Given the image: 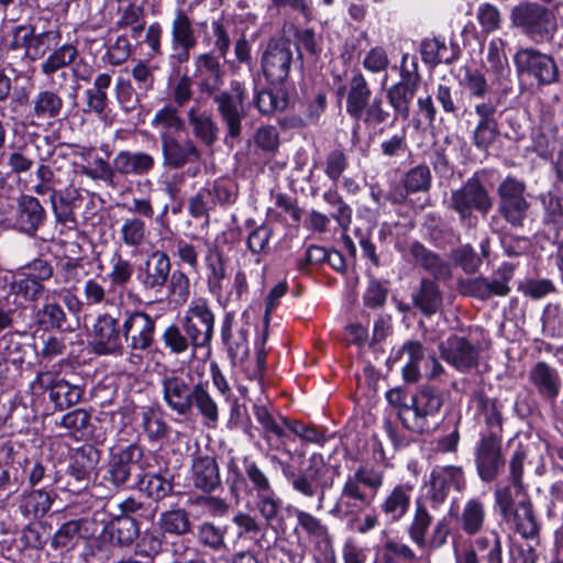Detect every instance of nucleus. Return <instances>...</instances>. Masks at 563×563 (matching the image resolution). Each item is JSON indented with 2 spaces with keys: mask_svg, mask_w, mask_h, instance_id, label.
<instances>
[{
  "mask_svg": "<svg viewBox=\"0 0 563 563\" xmlns=\"http://www.w3.org/2000/svg\"><path fill=\"white\" fill-rule=\"evenodd\" d=\"M198 89L202 95L213 97L217 112L225 129L224 143L233 146L242 135V120L245 117V90L240 82H233L229 91L217 93L222 85L223 76H197Z\"/></svg>",
  "mask_w": 563,
  "mask_h": 563,
  "instance_id": "obj_1",
  "label": "nucleus"
},
{
  "mask_svg": "<svg viewBox=\"0 0 563 563\" xmlns=\"http://www.w3.org/2000/svg\"><path fill=\"white\" fill-rule=\"evenodd\" d=\"M384 472L369 465H360L342 486L334 512L342 517H357L367 509L384 484Z\"/></svg>",
  "mask_w": 563,
  "mask_h": 563,
  "instance_id": "obj_2",
  "label": "nucleus"
},
{
  "mask_svg": "<svg viewBox=\"0 0 563 563\" xmlns=\"http://www.w3.org/2000/svg\"><path fill=\"white\" fill-rule=\"evenodd\" d=\"M442 406V393L424 386L410 396V405L405 406L398 417L408 430L419 434L428 433L438 426Z\"/></svg>",
  "mask_w": 563,
  "mask_h": 563,
  "instance_id": "obj_3",
  "label": "nucleus"
},
{
  "mask_svg": "<svg viewBox=\"0 0 563 563\" xmlns=\"http://www.w3.org/2000/svg\"><path fill=\"white\" fill-rule=\"evenodd\" d=\"M512 26L518 27L534 42H545L552 38L556 31V20L544 5L522 1L515 5L509 14Z\"/></svg>",
  "mask_w": 563,
  "mask_h": 563,
  "instance_id": "obj_4",
  "label": "nucleus"
},
{
  "mask_svg": "<svg viewBox=\"0 0 563 563\" xmlns=\"http://www.w3.org/2000/svg\"><path fill=\"white\" fill-rule=\"evenodd\" d=\"M449 208L459 216L462 224L475 225L473 210L486 216L493 208V199L477 178L468 179L461 188L452 190Z\"/></svg>",
  "mask_w": 563,
  "mask_h": 563,
  "instance_id": "obj_5",
  "label": "nucleus"
},
{
  "mask_svg": "<svg viewBox=\"0 0 563 563\" xmlns=\"http://www.w3.org/2000/svg\"><path fill=\"white\" fill-rule=\"evenodd\" d=\"M214 314L206 298H196L188 306L180 324L187 335L192 339V354L197 349L210 345L213 338Z\"/></svg>",
  "mask_w": 563,
  "mask_h": 563,
  "instance_id": "obj_6",
  "label": "nucleus"
},
{
  "mask_svg": "<svg viewBox=\"0 0 563 563\" xmlns=\"http://www.w3.org/2000/svg\"><path fill=\"white\" fill-rule=\"evenodd\" d=\"M196 383L192 373L184 369L165 374L161 379V394L167 408L179 416L190 415Z\"/></svg>",
  "mask_w": 563,
  "mask_h": 563,
  "instance_id": "obj_7",
  "label": "nucleus"
},
{
  "mask_svg": "<svg viewBox=\"0 0 563 563\" xmlns=\"http://www.w3.org/2000/svg\"><path fill=\"white\" fill-rule=\"evenodd\" d=\"M514 63L519 75H528L540 86L558 82L560 70L551 55L536 48H520L514 56Z\"/></svg>",
  "mask_w": 563,
  "mask_h": 563,
  "instance_id": "obj_8",
  "label": "nucleus"
},
{
  "mask_svg": "<svg viewBox=\"0 0 563 563\" xmlns=\"http://www.w3.org/2000/svg\"><path fill=\"white\" fill-rule=\"evenodd\" d=\"M408 55H404L400 66V80L390 86L386 91V98L394 110L395 119L407 120L410 117V104L418 90L421 76L418 66L412 63L411 68L406 66Z\"/></svg>",
  "mask_w": 563,
  "mask_h": 563,
  "instance_id": "obj_9",
  "label": "nucleus"
},
{
  "mask_svg": "<svg viewBox=\"0 0 563 563\" xmlns=\"http://www.w3.org/2000/svg\"><path fill=\"white\" fill-rule=\"evenodd\" d=\"M162 161L166 168L180 169L201 161L202 153L189 137H180L172 132H159Z\"/></svg>",
  "mask_w": 563,
  "mask_h": 563,
  "instance_id": "obj_10",
  "label": "nucleus"
},
{
  "mask_svg": "<svg viewBox=\"0 0 563 563\" xmlns=\"http://www.w3.org/2000/svg\"><path fill=\"white\" fill-rule=\"evenodd\" d=\"M503 438L495 434H481L474 449L475 465L478 477L490 483L495 481L506 465L501 451Z\"/></svg>",
  "mask_w": 563,
  "mask_h": 563,
  "instance_id": "obj_11",
  "label": "nucleus"
},
{
  "mask_svg": "<svg viewBox=\"0 0 563 563\" xmlns=\"http://www.w3.org/2000/svg\"><path fill=\"white\" fill-rule=\"evenodd\" d=\"M172 273V262L164 251H153L137 266L136 280L145 294H161Z\"/></svg>",
  "mask_w": 563,
  "mask_h": 563,
  "instance_id": "obj_12",
  "label": "nucleus"
},
{
  "mask_svg": "<svg viewBox=\"0 0 563 563\" xmlns=\"http://www.w3.org/2000/svg\"><path fill=\"white\" fill-rule=\"evenodd\" d=\"M292 57L290 41L278 38L267 44L262 56V68L264 76L272 85H280L288 78Z\"/></svg>",
  "mask_w": 563,
  "mask_h": 563,
  "instance_id": "obj_13",
  "label": "nucleus"
},
{
  "mask_svg": "<svg viewBox=\"0 0 563 563\" xmlns=\"http://www.w3.org/2000/svg\"><path fill=\"white\" fill-rule=\"evenodd\" d=\"M325 473V464L321 454H312L309 459V466L300 473L287 474V479L297 493L307 498L317 497V509L323 507L325 498L324 487L321 486L320 479Z\"/></svg>",
  "mask_w": 563,
  "mask_h": 563,
  "instance_id": "obj_14",
  "label": "nucleus"
},
{
  "mask_svg": "<svg viewBox=\"0 0 563 563\" xmlns=\"http://www.w3.org/2000/svg\"><path fill=\"white\" fill-rule=\"evenodd\" d=\"M155 319L143 311H125L122 332L133 351H146L152 347L155 338Z\"/></svg>",
  "mask_w": 563,
  "mask_h": 563,
  "instance_id": "obj_15",
  "label": "nucleus"
},
{
  "mask_svg": "<svg viewBox=\"0 0 563 563\" xmlns=\"http://www.w3.org/2000/svg\"><path fill=\"white\" fill-rule=\"evenodd\" d=\"M170 59L174 63H187L190 58V51L197 45L196 31L188 14L178 9L170 22Z\"/></svg>",
  "mask_w": 563,
  "mask_h": 563,
  "instance_id": "obj_16",
  "label": "nucleus"
},
{
  "mask_svg": "<svg viewBox=\"0 0 563 563\" xmlns=\"http://www.w3.org/2000/svg\"><path fill=\"white\" fill-rule=\"evenodd\" d=\"M123 332L119 320L109 313L98 316L92 329L93 351L100 355L121 353Z\"/></svg>",
  "mask_w": 563,
  "mask_h": 563,
  "instance_id": "obj_17",
  "label": "nucleus"
},
{
  "mask_svg": "<svg viewBox=\"0 0 563 563\" xmlns=\"http://www.w3.org/2000/svg\"><path fill=\"white\" fill-rule=\"evenodd\" d=\"M34 385L49 391V399L59 410L78 404L82 397V389L75 384H70L53 373H40Z\"/></svg>",
  "mask_w": 563,
  "mask_h": 563,
  "instance_id": "obj_18",
  "label": "nucleus"
},
{
  "mask_svg": "<svg viewBox=\"0 0 563 563\" xmlns=\"http://www.w3.org/2000/svg\"><path fill=\"white\" fill-rule=\"evenodd\" d=\"M439 349L442 358L457 371L466 372L478 364V349L465 338L450 336Z\"/></svg>",
  "mask_w": 563,
  "mask_h": 563,
  "instance_id": "obj_19",
  "label": "nucleus"
},
{
  "mask_svg": "<svg viewBox=\"0 0 563 563\" xmlns=\"http://www.w3.org/2000/svg\"><path fill=\"white\" fill-rule=\"evenodd\" d=\"M64 100L57 91L40 90L30 103V111L26 115L29 125L33 128L43 126L62 114Z\"/></svg>",
  "mask_w": 563,
  "mask_h": 563,
  "instance_id": "obj_20",
  "label": "nucleus"
},
{
  "mask_svg": "<svg viewBox=\"0 0 563 563\" xmlns=\"http://www.w3.org/2000/svg\"><path fill=\"white\" fill-rule=\"evenodd\" d=\"M142 456L143 451L136 444H130L113 454L108 467L110 483L117 488L126 487Z\"/></svg>",
  "mask_w": 563,
  "mask_h": 563,
  "instance_id": "obj_21",
  "label": "nucleus"
},
{
  "mask_svg": "<svg viewBox=\"0 0 563 563\" xmlns=\"http://www.w3.org/2000/svg\"><path fill=\"white\" fill-rule=\"evenodd\" d=\"M46 219V210L40 200L31 195H21L16 199L14 225L23 233L35 235Z\"/></svg>",
  "mask_w": 563,
  "mask_h": 563,
  "instance_id": "obj_22",
  "label": "nucleus"
},
{
  "mask_svg": "<svg viewBox=\"0 0 563 563\" xmlns=\"http://www.w3.org/2000/svg\"><path fill=\"white\" fill-rule=\"evenodd\" d=\"M233 313L228 312L224 316L221 327V335L232 363L236 364L242 363L249 356L250 346L247 339L250 324L245 322L233 330Z\"/></svg>",
  "mask_w": 563,
  "mask_h": 563,
  "instance_id": "obj_23",
  "label": "nucleus"
},
{
  "mask_svg": "<svg viewBox=\"0 0 563 563\" xmlns=\"http://www.w3.org/2000/svg\"><path fill=\"white\" fill-rule=\"evenodd\" d=\"M528 379L537 394L548 401H554L562 388L559 371L544 361L537 362L530 368Z\"/></svg>",
  "mask_w": 563,
  "mask_h": 563,
  "instance_id": "obj_24",
  "label": "nucleus"
},
{
  "mask_svg": "<svg viewBox=\"0 0 563 563\" xmlns=\"http://www.w3.org/2000/svg\"><path fill=\"white\" fill-rule=\"evenodd\" d=\"M405 257L408 262L421 266L424 271L430 273L434 279L445 280L452 276L449 263L420 242H411L408 245Z\"/></svg>",
  "mask_w": 563,
  "mask_h": 563,
  "instance_id": "obj_25",
  "label": "nucleus"
},
{
  "mask_svg": "<svg viewBox=\"0 0 563 563\" xmlns=\"http://www.w3.org/2000/svg\"><path fill=\"white\" fill-rule=\"evenodd\" d=\"M192 486L203 493H211L221 485L220 468L214 456H194L190 467Z\"/></svg>",
  "mask_w": 563,
  "mask_h": 563,
  "instance_id": "obj_26",
  "label": "nucleus"
},
{
  "mask_svg": "<svg viewBox=\"0 0 563 563\" xmlns=\"http://www.w3.org/2000/svg\"><path fill=\"white\" fill-rule=\"evenodd\" d=\"M456 523L462 532L473 537L479 534L486 525V505L479 497L467 498L456 514Z\"/></svg>",
  "mask_w": 563,
  "mask_h": 563,
  "instance_id": "obj_27",
  "label": "nucleus"
},
{
  "mask_svg": "<svg viewBox=\"0 0 563 563\" xmlns=\"http://www.w3.org/2000/svg\"><path fill=\"white\" fill-rule=\"evenodd\" d=\"M346 93V113L353 118L356 112L362 110L372 97V90L364 75L361 71H354L346 85L338 88L336 95L339 97Z\"/></svg>",
  "mask_w": 563,
  "mask_h": 563,
  "instance_id": "obj_28",
  "label": "nucleus"
},
{
  "mask_svg": "<svg viewBox=\"0 0 563 563\" xmlns=\"http://www.w3.org/2000/svg\"><path fill=\"white\" fill-rule=\"evenodd\" d=\"M512 525L514 530L523 539H537L540 533V523L534 514L530 499L526 498L516 504L515 508L503 517Z\"/></svg>",
  "mask_w": 563,
  "mask_h": 563,
  "instance_id": "obj_29",
  "label": "nucleus"
},
{
  "mask_svg": "<svg viewBox=\"0 0 563 563\" xmlns=\"http://www.w3.org/2000/svg\"><path fill=\"white\" fill-rule=\"evenodd\" d=\"M412 487L398 484L390 489L379 504V510L389 522H398L406 517L411 504Z\"/></svg>",
  "mask_w": 563,
  "mask_h": 563,
  "instance_id": "obj_30",
  "label": "nucleus"
},
{
  "mask_svg": "<svg viewBox=\"0 0 563 563\" xmlns=\"http://www.w3.org/2000/svg\"><path fill=\"white\" fill-rule=\"evenodd\" d=\"M100 453L92 445H82L76 450L68 475L77 483L75 489L85 488L90 479L92 471L99 462Z\"/></svg>",
  "mask_w": 563,
  "mask_h": 563,
  "instance_id": "obj_31",
  "label": "nucleus"
},
{
  "mask_svg": "<svg viewBox=\"0 0 563 563\" xmlns=\"http://www.w3.org/2000/svg\"><path fill=\"white\" fill-rule=\"evenodd\" d=\"M155 158L145 152L121 151L113 158V168L117 174L128 176H143L155 167Z\"/></svg>",
  "mask_w": 563,
  "mask_h": 563,
  "instance_id": "obj_32",
  "label": "nucleus"
},
{
  "mask_svg": "<svg viewBox=\"0 0 563 563\" xmlns=\"http://www.w3.org/2000/svg\"><path fill=\"white\" fill-rule=\"evenodd\" d=\"M411 301L423 316L431 317L442 309L443 295L435 282L422 278L411 295Z\"/></svg>",
  "mask_w": 563,
  "mask_h": 563,
  "instance_id": "obj_33",
  "label": "nucleus"
},
{
  "mask_svg": "<svg viewBox=\"0 0 563 563\" xmlns=\"http://www.w3.org/2000/svg\"><path fill=\"white\" fill-rule=\"evenodd\" d=\"M205 263L208 289L212 295L220 296L223 290V282L227 278L223 253L218 246H209L205 254Z\"/></svg>",
  "mask_w": 563,
  "mask_h": 563,
  "instance_id": "obj_34",
  "label": "nucleus"
},
{
  "mask_svg": "<svg viewBox=\"0 0 563 563\" xmlns=\"http://www.w3.org/2000/svg\"><path fill=\"white\" fill-rule=\"evenodd\" d=\"M187 119L194 136L203 145L211 147L218 141L219 128L210 113L191 107L187 111Z\"/></svg>",
  "mask_w": 563,
  "mask_h": 563,
  "instance_id": "obj_35",
  "label": "nucleus"
},
{
  "mask_svg": "<svg viewBox=\"0 0 563 563\" xmlns=\"http://www.w3.org/2000/svg\"><path fill=\"white\" fill-rule=\"evenodd\" d=\"M79 55L77 46L71 43L57 45L41 63L40 70L44 76H52L55 73L71 66Z\"/></svg>",
  "mask_w": 563,
  "mask_h": 563,
  "instance_id": "obj_36",
  "label": "nucleus"
},
{
  "mask_svg": "<svg viewBox=\"0 0 563 563\" xmlns=\"http://www.w3.org/2000/svg\"><path fill=\"white\" fill-rule=\"evenodd\" d=\"M194 408L209 424L216 426L219 420V406L209 390L208 383L197 380L190 401V413Z\"/></svg>",
  "mask_w": 563,
  "mask_h": 563,
  "instance_id": "obj_37",
  "label": "nucleus"
},
{
  "mask_svg": "<svg viewBox=\"0 0 563 563\" xmlns=\"http://www.w3.org/2000/svg\"><path fill=\"white\" fill-rule=\"evenodd\" d=\"M254 416L256 421L262 426L263 438L267 442H269L272 435H274L283 443V440L287 438V424L289 420L280 416H273L263 405L254 406Z\"/></svg>",
  "mask_w": 563,
  "mask_h": 563,
  "instance_id": "obj_38",
  "label": "nucleus"
},
{
  "mask_svg": "<svg viewBox=\"0 0 563 563\" xmlns=\"http://www.w3.org/2000/svg\"><path fill=\"white\" fill-rule=\"evenodd\" d=\"M506 43L501 38H493L488 43L486 60L483 62L487 73H492L496 79H500L508 74V59L505 54Z\"/></svg>",
  "mask_w": 563,
  "mask_h": 563,
  "instance_id": "obj_39",
  "label": "nucleus"
},
{
  "mask_svg": "<svg viewBox=\"0 0 563 563\" xmlns=\"http://www.w3.org/2000/svg\"><path fill=\"white\" fill-rule=\"evenodd\" d=\"M134 273L133 264L120 251H114L109 260L108 278L113 288L124 289Z\"/></svg>",
  "mask_w": 563,
  "mask_h": 563,
  "instance_id": "obj_40",
  "label": "nucleus"
},
{
  "mask_svg": "<svg viewBox=\"0 0 563 563\" xmlns=\"http://www.w3.org/2000/svg\"><path fill=\"white\" fill-rule=\"evenodd\" d=\"M433 517L426 505L419 500L416 503L412 520L408 528L410 539L419 548H427V533L432 525Z\"/></svg>",
  "mask_w": 563,
  "mask_h": 563,
  "instance_id": "obj_41",
  "label": "nucleus"
},
{
  "mask_svg": "<svg viewBox=\"0 0 563 563\" xmlns=\"http://www.w3.org/2000/svg\"><path fill=\"white\" fill-rule=\"evenodd\" d=\"M35 321L44 329L69 330L70 324L63 307L57 302H45L35 312Z\"/></svg>",
  "mask_w": 563,
  "mask_h": 563,
  "instance_id": "obj_42",
  "label": "nucleus"
},
{
  "mask_svg": "<svg viewBox=\"0 0 563 563\" xmlns=\"http://www.w3.org/2000/svg\"><path fill=\"white\" fill-rule=\"evenodd\" d=\"M81 520H69L64 522L54 533L51 547L62 553L73 550L81 538Z\"/></svg>",
  "mask_w": 563,
  "mask_h": 563,
  "instance_id": "obj_43",
  "label": "nucleus"
},
{
  "mask_svg": "<svg viewBox=\"0 0 563 563\" xmlns=\"http://www.w3.org/2000/svg\"><path fill=\"white\" fill-rule=\"evenodd\" d=\"M62 33L58 29L38 33H36L34 29L27 58L33 62L43 58L47 53L49 54L57 45H59Z\"/></svg>",
  "mask_w": 563,
  "mask_h": 563,
  "instance_id": "obj_44",
  "label": "nucleus"
},
{
  "mask_svg": "<svg viewBox=\"0 0 563 563\" xmlns=\"http://www.w3.org/2000/svg\"><path fill=\"white\" fill-rule=\"evenodd\" d=\"M420 52L423 62L431 66L442 63L450 64L456 58L455 53L448 47L445 42L437 37L422 41Z\"/></svg>",
  "mask_w": 563,
  "mask_h": 563,
  "instance_id": "obj_45",
  "label": "nucleus"
},
{
  "mask_svg": "<svg viewBox=\"0 0 563 563\" xmlns=\"http://www.w3.org/2000/svg\"><path fill=\"white\" fill-rule=\"evenodd\" d=\"M26 352V346L21 342L18 333H7L0 339L1 360L13 365L18 371L22 369Z\"/></svg>",
  "mask_w": 563,
  "mask_h": 563,
  "instance_id": "obj_46",
  "label": "nucleus"
},
{
  "mask_svg": "<svg viewBox=\"0 0 563 563\" xmlns=\"http://www.w3.org/2000/svg\"><path fill=\"white\" fill-rule=\"evenodd\" d=\"M148 236L144 220L137 217L125 218L120 228L121 242L128 247L142 246Z\"/></svg>",
  "mask_w": 563,
  "mask_h": 563,
  "instance_id": "obj_47",
  "label": "nucleus"
},
{
  "mask_svg": "<svg viewBox=\"0 0 563 563\" xmlns=\"http://www.w3.org/2000/svg\"><path fill=\"white\" fill-rule=\"evenodd\" d=\"M158 525L164 532L175 536H183L191 530L189 514L183 508L162 512Z\"/></svg>",
  "mask_w": 563,
  "mask_h": 563,
  "instance_id": "obj_48",
  "label": "nucleus"
},
{
  "mask_svg": "<svg viewBox=\"0 0 563 563\" xmlns=\"http://www.w3.org/2000/svg\"><path fill=\"white\" fill-rule=\"evenodd\" d=\"M401 351L408 355V362L404 367V377L407 382H417L421 373V366L427 358L424 349L419 341H408L402 345Z\"/></svg>",
  "mask_w": 563,
  "mask_h": 563,
  "instance_id": "obj_49",
  "label": "nucleus"
},
{
  "mask_svg": "<svg viewBox=\"0 0 563 563\" xmlns=\"http://www.w3.org/2000/svg\"><path fill=\"white\" fill-rule=\"evenodd\" d=\"M225 534V526H217L209 521L200 523L196 533L198 542L213 551L227 549Z\"/></svg>",
  "mask_w": 563,
  "mask_h": 563,
  "instance_id": "obj_50",
  "label": "nucleus"
},
{
  "mask_svg": "<svg viewBox=\"0 0 563 563\" xmlns=\"http://www.w3.org/2000/svg\"><path fill=\"white\" fill-rule=\"evenodd\" d=\"M52 503L53 497L48 492L34 489L23 497L20 508L23 515L37 518L49 511Z\"/></svg>",
  "mask_w": 563,
  "mask_h": 563,
  "instance_id": "obj_51",
  "label": "nucleus"
},
{
  "mask_svg": "<svg viewBox=\"0 0 563 563\" xmlns=\"http://www.w3.org/2000/svg\"><path fill=\"white\" fill-rule=\"evenodd\" d=\"M162 341L170 354L180 355L189 349L192 350V339L187 335L180 325L169 324L162 334Z\"/></svg>",
  "mask_w": 563,
  "mask_h": 563,
  "instance_id": "obj_52",
  "label": "nucleus"
},
{
  "mask_svg": "<svg viewBox=\"0 0 563 563\" xmlns=\"http://www.w3.org/2000/svg\"><path fill=\"white\" fill-rule=\"evenodd\" d=\"M389 117L390 113L385 109L382 98L376 97L362 110L356 112L352 119L362 122L366 128L372 129L384 124Z\"/></svg>",
  "mask_w": 563,
  "mask_h": 563,
  "instance_id": "obj_53",
  "label": "nucleus"
},
{
  "mask_svg": "<svg viewBox=\"0 0 563 563\" xmlns=\"http://www.w3.org/2000/svg\"><path fill=\"white\" fill-rule=\"evenodd\" d=\"M323 200L332 209L330 217L338 222V224L346 230L352 221V209L346 205L335 188H330L324 191Z\"/></svg>",
  "mask_w": 563,
  "mask_h": 563,
  "instance_id": "obj_54",
  "label": "nucleus"
},
{
  "mask_svg": "<svg viewBox=\"0 0 563 563\" xmlns=\"http://www.w3.org/2000/svg\"><path fill=\"white\" fill-rule=\"evenodd\" d=\"M479 408L488 429L482 434H495L498 435V438H503V416L498 408L497 400L481 396Z\"/></svg>",
  "mask_w": 563,
  "mask_h": 563,
  "instance_id": "obj_55",
  "label": "nucleus"
},
{
  "mask_svg": "<svg viewBox=\"0 0 563 563\" xmlns=\"http://www.w3.org/2000/svg\"><path fill=\"white\" fill-rule=\"evenodd\" d=\"M111 536L120 545L129 547L140 536L139 523L130 516H122L113 522Z\"/></svg>",
  "mask_w": 563,
  "mask_h": 563,
  "instance_id": "obj_56",
  "label": "nucleus"
},
{
  "mask_svg": "<svg viewBox=\"0 0 563 563\" xmlns=\"http://www.w3.org/2000/svg\"><path fill=\"white\" fill-rule=\"evenodd\" d=\"M292 514L296 517L298 528L310 539L320 541L328 538V528L319 518L297 508L294 509Z\"/></svg>",
  "mask_w": 563,
  "mask_h": 563,
  "instance_id": "obj_57",
  "label": "nucleus"
},
{
  "mask_svg": "<svg viewBox=\"0 0 563 563\" xmlns=\"http://www.w3.org/2000/svg\"><path fill=\"white\" fill-rule=\"evenodd\" d=\"M140 490L153 499L159 500L169 495L173 484L159 474H146L137 482Z\"/></svg>",
  "mask_w": 563,
  "mask_h": 563,
  "instance_id": "obj_58",
  "label": "nucleus"
},
{
  "mask_svg": "<svg viewBox=\"0 0 563 563\" xmlns=\"http://www.w3.org/2000/svg\"><path fill=\"white\" fill-rule=\"evenodd\" d=\"M431 172L427 165L410 168L402 180L408 194L424 192L431 187Z\"/></svg>",
  "mask_w": 563,
  "mask_h": 563,
  "instance_id": "obj_59",
  "label": "nucleus"
},
{
  "mask_svg": "<svg viewBox=\"0 0 563 563\" xmlns=\"http://www.w3.org/2000/svg\"><path fill=\"white\" fill-rule=\"evenodd\" d=\"M86 274L84 265L77 261L68 260L60 264L56 274V283L64 289H76Z\"/></svg>",
  "mask_w": 563,
  "mask_h": 563,
  "instance_id": "obj_60",
  "label": "nucleus"
},
{
  "mask_svg": "<svg viewBox=\"0 0 563 563\" xmlns=\"http://www.w3.org/2000/svg\"><path fill=\"white\" fill-rule=\"evenodd\" d=\"M7 165L14 175L29 173L35 165L33 152L27 146L14 147L7 157Z\"/></svg>",
  "mask_w": 563,
  "mask_h": 563,
  "instance_id": "obj_61",
  "label": "nucleus"
},
{
  "mask_svg": "<svg viewBox=\"0 0 563 563\" xmlns=\"http://www.w3.org/2000/svg\"><path fill=\"white\" fill-rule=\"evenodd\" d=\"M163 537L153 532H144L135 545V555L143 558V562L154 563L157 555L163 552Z\"/></svg>",
  "mask_w": 563,
  "mask_h": 563,
  "instance_id": "obj_62",
  "label": "nucleus"
},
{
  "mask_svg": "<svg viewBox=\"0 0 563 563\" xmlns=\"http://www.w3.org/2000/svg\"><path fill=\"white\" fill-rule=\"evenodd\" d=\"M530 203L527 199L499 202L498 209L503 218L512 227H523Z\"/></svg>",
  "mask_w": 563,
  "mask_h": 563,
  "instance_id": "obj_63",
  "label": "nucleus"
},
{
  "mask_svg": "<svg viewBox=\"0 0 563 563\" xmlns=\"http://www.w3.org/2000/svg\"><path fill=\"white\" fill-rule=\"evenodd\" d=\"M252 224V220L246 221V227L251 229L246 240L247 247L253 254L266 253L268 242L273 234V229L266 223H262L254 228Z\"/></svg>",
  "mask_w": 563,
  "mask_h": 563,
  "instance_id": "obj_64",
  "label": "nucleus"
}]
</instances>
